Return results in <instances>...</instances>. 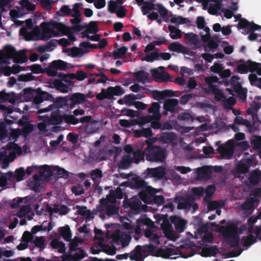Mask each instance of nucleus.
I'll use <instances>...</instances> for the list:
<instances>
[{
  "label": "nucleus",
  "mask_w": 261,
  "mask_h": 261,
  "mask_svg": "<svg viewBox=\"0 0 261 261\" xmlns=\"http://www.w3.org/2000/svg\"><path fill=\"white\" fill-rule=\"evenodd\" d=\"M40 26L42 29V37L45 40L51 38L52 36L54 37L60 36L66 29L63 23L58 22H43Z\"/></svg>",
  "instance_id": "obj_1"
},
{
  "label": "nucleus",
  "mask_w": 261,
  "mask_h": 261,
  "mask_svg": "<svg viewBox=\"0 0 261 261\" xmlns=\"http://www.w3.org/2000/svg\"><path fill=\"white\" fill-rule=\"evenodd\" d=\"M238 227L235 225L223 226L221 229L222 236L227 239L231 247H237L239 244L240 237L237 232Z\"/></svg>",
  "instance_id": "obj_2"
},
{
  "label": "nucleus",
  "mask_w": 261,
  "mask_h": 261,
  "mask_svg": "<svg viewBox=\"0 0 261 261\" xmlns=\"http://www.w3.org/2000/svg\"><path fill=\"white\" fill-rule=\"evenodd\" d=\"M156 193L155 189L149 188L147 191H140L138 194L140 199L146 203L162 205L165 198L163 195H156Z\"/></svg>",
  "instance_id": "obj_3"
},
{
  "label": "nucleus",
  "mask_w": 261,
  "mask_h": 261,
  "mask_svg": "<svg viewBox=\"0 0 261 261\" xmlns=\"http://www.w3.org/2000/svg\"><path fill=\"white\" fill-rule=\"evenodd\" d=\"M147 151L146 160L151 162L163 163L167 156V152L165 148L160 146L149 148Z\"/></svg>",
  "instance_id": "obj_4"
},
{
  "label": "nucleus",
  "mask_w": 261,
  "mask_h": 261,
  "mask_svg": "<svg viewBox=\"0 0 261 261\" xmlns=\"http://www.w3.org/2000/svg\"><path fill=\"white\" fill-rule=\"evenodd\" d=\"M142 248L144 253H148L152 255L160 256L164 258H168L174 254V250L171 248L158 249V247L151 244L143 245Z\"/></svg>",
  "instance_id": "obj_5"
},
{
  "label": "nucleus",
  "mask_w": 261,
  "mask_h": 261,
  "mask_svg": "<svg viewBox=\"0 0 261 261\" xmlns=\"http://www.w3.org/2000/svg\"><path fill=\"white\" fill-rule=\"evenodd\" d=\"M64 117L65 115H63L62 112L57 109L52 111L50 115L39 116L38 118L39 120L45 122L48 125H58L63 122Z\"/></svg>",
  "instance_id": "obj_6"
},
{
  "label": "nucleus",
  "mask_w": 261,
  "mask_h": 261,
  "mask_svg": "<svg viewBox=\"0 0 261 261\" xmlns=\"http://www.w3.org/2000/svg\"><path fill=\"white\" fill-rule=\"evenodd\" d=\"M196 198L192 193L186 194L184 196H176L174 201L177 203L178 210H190L192 207V204L196 200Z\"/></svg>",
  "instance_id": "obj_7"
},
{
  "label": "nucleus",
  "mask_w": 261,
  "mask_h": 261,
  "mask_svg": "<svg viewBox=\"0 0 261 261\" xmlns=\"http://www.w3.org/2000/svg\"><path fill=\"white\" fill-rule=\"evenodd\" d=\"M67 68V62L61 60L53 61L45 69L47 70V75L54 77L57 75L58 70H64Z\"/></svg>",
  "instance_id": "obj_8"
},
{
  "label": "nucleus",
  "mask_w": 261,
  "mask_h": 261,
  "mask_svg": "<svg viewBox=\"0 0 261 261\" xmlns=\"http://www.w3.org/2000/svg\"><path fill=\"white\" fill-rule=\"evenodd\" d=\"M166 174L165 169L162 166H159L155 168H148L144 172L146 175L145 177H154L157 179H162Z\"/></svg>",
  "instance_id": "obj_9"
},
{
  "label": "nucleus",
  "mask_w": 261,
  "mask_h": 261,
  "mask_svg": "<svg viewBox=\"0 0 261 261\" xmlns=\"http://www.w3.org/2000/svg\"><path fill=\"white\" fill-rule=\"evenodd\" d=\"M141 201L138 198L134 197L124 201V206L129 207L132 213L139 214L141 212Z\"/></svg>",
  "instance_id": "obj_10"
},
{
  "label": "nucleus",
  "mask_w": 261,
  "mask_h": 261,
  "mask_svg": "<svg viewBox=\"0 0 261 261\" xmlns=\"http://www.w3.org/2000/svg\"><path fill=\"white\" fill-rule=\"evenodd\" d=\"M237 28L239 29H246V33L248 34L250 31H255L261 29V26L254 22H250L245 18H241L239 22L237 24Z\"/></svg>",
  "instance_id": "obj_11"
},
{
  "label": "nucleus",
  "mask_w": 261,
  "mask_h": 261,
  "mask_svg": "<svg viewBox=\"0 0 261 261\" xmlns=\"http://www.w3.org/2000/svg\"><path fill=\"white\" fill-rule=\"evenodd\" d=\"M23 92L25 95L33 98V102L36 104H40L43 101L40 88L35 90L32 88H27L23 89Z\"/></svg>",
  "instance_id": "obj_12"
},
{
  "label": "nucleus",
  "mask_w": 261,
  "mask_h": 261,
  "mask_svg": "<svg viewBox=\"0 0 261 261\" xmlns=\"http://www.w3.org/2000/svg\"><path fill=\"white\" fill-rule=\"evenodd\" d=\"M197 178L200 180H208L212 178V170L208 166H203L196 170Z\"/></svg>",
  "instance_id": "obj_13"
},
{
  "label": "nucleus",
  "mask_w": 261,
  "mask_h": 261,
  "mask_svg": "<svg viewBox=\"0 0 261 261\" xmlns=\"http://www.w3.org/2000/svg\"><path fill=\"white\" fill-rule=\"evenodd\" d=\"M68 100L69 108L72 109L77 105L84 103L86 101V96L83 93H75L71 95Z\"/></svg>",
  "instance_id": "obj_14"
},
{
  "label": "nucleus",
  "mask_w": 261,
  "mask_h": 261,
  "mask_svg": "<svg viewBox=\"0 0 261 261\" xmlns=\"http://www.w3.org/2000/svg\"><path fill=\"white\" fill-rule=\"evenodd\" d=\"M170 221L174 224L175 229L177 231L181 232L184 231L186 228L187 222L177 216H173L170 217Z\"/></svg>",
  "instance_id": "obj_15"
},
{
  "label": "nucleus",
  "mask_w": 261,
  "mask_h": 261,
  "mask_svg": "<svg viewBox=\"0 0 261 261\" xmlns=\"http://www.w3.org/2000/svg\"><path fill=\"white\" fill-rule=\"evenodd\" d=\"M152 94L153 98L156 100L164 99L167 97L174 96V91L171 90H165L163 91H159L158 90H150L148 89Z\"/></svg>",
  "instance_id": "obj_16"
},
{
  "label": "nucleus",
  "mask_w": 261,
  "mask_h": 261,
  "mask_svg": "<svg viewBox=\"0 0 261 261\" xmlns=\"http://www.w3.org/2000/svg\"><path fill=\"white\" fill-rule=\"evenodd\" d=\"M130 187L132 189L141 190L140 191H147L149 188H152L147 185V182L143 179L138 177L133 178L130 182Z\"/></svg>",
  "instance_id": "obj_17"
},
{
  "label": "nucleus",
  "mask_w": 261,
  "mask_h": 261,
  "mask_svg": "<svg viewBox=\"0 0 261 261\" xmlns=\"http://www.w3.org/2000/svg\"><path fill=\"white\" fill-rule=\"evenodd\" d=\"M178 100L176 98L168 99L164 101L163 108L165 111L173 114L176 111Z\"/></svg>",
  "instance_id": "obj_18"
},
{
  "label": "nucleus",
  "mask_w": 261,
  "mask_h": 261,
  "mask_svg": "<svg viewBox=\"0 0 261 261\" xmlns=\"http://www.w3.org/2000/svg\"><path fill=\"white\" fill-rule=\"evenodd\" d=\"M252 164V160L250 158L246 159L237 165V170L239 173L245 174L249 171Z\"/></svg>",
  "instance_id": "obj_19"
},
{
  "label": "nucleus",
  "mask_w": 261,
  "mask_h": 261,
  "mask_svg": "<svg viewBox=\"0 0 261 261\" xmlns=\"http://www.w3.org/2000/svg\"><path fill=\"white\" fill-rule=\"evenodd\" d=\"M218 150L221 154L222 158L230 159L234 153L233 148L232 147H226L223 145H220Z\"/></svg>",
  "instance_id": "obj_20"
},
{
  "label": "nucleus",
  "mask_w": 261,
  "mask_h": 261,
  "mask_svg": "<svg viewBox=\"0 0 261 261\" xmlns=\"http://www.w3.org/2000/svg\"><path fill=\"white\" fill-rule=\"evenodd\" d=\"M161 106L158 102H153L148 109L149 114H152V117L154 119L160 120L161 115L160 112Z\"/></svg>",
  "instance_id": "obj_21"
},
{
  "label": "nucleus",
  "mask_w": 261,
  "mask_h": 261,
  "mask_svg": "<svg viewBox=\"0 0 261 261\" xmlns=\"http://www.w3.org/2000/svg\"><path fill=\"white\" fill-rule=\"evenodd\" d=\"M142 252V246L137 245L134 250L130 252L129 256L130 259L135 261H143L144 258L143 257Z\"/></svg>",
  "instance_id": "obj_22"
},
{
  "label": "nucleus",
  "mask_w": 261,
  "mask_h": 261,
  "mask_svg": "<svg viewBox=\"0 0 261 261\" xmlns=\"http://www.w3.org/2000/svg\"><path fill=\"white\" fill-rule=\"evenodd\" d=\"M248 180L252 186H256L261 181V172L259 170H253L249 174Z\"/></svg>",
  "instance_id": "obj_23"
},
{
  "label": "nucleus",
  "mask_w": 261,
  "mask_h": 261,
  "mask_svg": "<svg viewBox=\"0 0 261 261\" xmlns=\"http://www.w3.org/2000/svg\"><path fill=\"white\" fill-rule=\"evenodd\" d=\"M132 163V157L130 155H124L117 166L120 169H127L129 168Z\"/></svg>",
  "instance_id": "obj_24"
},
{
  "label": "nucleus",
  "mask_w": 261,
  "mask_h": 261,
  "mask_svg": "<svg viewBox=\"0 0 261 261\" xmlns=\"http://www.w3.org/2000/svg\"><path fill=\"white\" fill-rule=\"evenodd\" d=\"M106 91L110 99H111L113 96H120L124 93V91L122 88L119 86H116L115 87H109Z\"/></svg>",
  "instance_id": "obj_25"
},
{
  "label": "nucleus",
  "mask_w": 261,
  "mask_h": 261,
  "mask_svg": "<svg viewBox=\"0 0 261 261\" xmlns=\"http://www.w3.org/2000/svg\"><path fill=\"white\" fill-rule=\"evenodd\" d=\"M4 49L5 53H3L0 51V54L2 55L3 58L12 59L14 57V55L16 51L15 48L11 45H6L5 46Z\"/></svg>",
  "instance_id": "obj_26"
},
{
  "label": "nucleus",
  "mask_w": 261,
  "mask_h": 261,
  "mask_svg": "<svg viewBox=\"0 0 261 261\" xmlns=\"http://www.w3.org/2000/svg\"><path fill=\"white\" fill-rule=\"evenodd\" d=\"M177 136L174 133H163L160 137V140L164 143H170L175 141Z\"/></svg>",
  "instance_id": "obj_27"
},
{
  "label": "nucleus",
  "mask_w": 261,
  "mask_h": 261,
  "mask_svg": "<svg viewBox=\"0 0 261 261\" xmlns=\"http://www.w3.org/2000/svg\"><path fill=\"white\" fill-rule=\"evenodd\" d=\"M134 134L136 138L145 137L146 138H149L153 135L152 130L150 127L135 130H134Z\"/></svg>",
  "instance_id": "obj_28"
},
{
  "label": "nucleus",
  "mask_w": 261,
  "mask_h": 261,
  "mask_svg": "<svg viewBox=\"0 0 261 261\" xmlns=\"http://www.w3.org/2000/svg\"><path fill=\"white\" fill-rule=\"evenodd\" d=\"M146 152L144 149H137L136 151L133 152V157L132 158V161L133 163L136 164H139L141 161H144V158H146Z\"/></svg>",
  "instance_id": "obj_29"
},
{
  "label": "nucleus",
  "mask_w": 261,
  "mask_h": 261,
  "mask_svg": "<svg viewBox=\"0 0 261 261\" xmlns=\"http://www.w3.org/2000/svg\"><path fill=\"white\" fill-rule=\"evenodd\" d=\"M169 49L172 51L188 54V49L178 42L171 43L169 46Z\"/></svg>",
  "instance_id": "obj_30"
},
{
  "label": "nucleus",
  "mask_w": 261,
  "mask_h": 261,
  "mask_svg": "<svg viewBox=\"0 0 261 261\" xmlns=\"http://www.w3.org/2000/svg\"><path fill=\"white\" fill-rule=\"evenodd\" d=\"M152 74V76L157 79L162 80L164 81H168L170 80V75L165 72H160L157 69L154 68L150 70Z\"/></svg>",
  "instance_id": "obj_31"
},
{
  "label": "nucleus",
  "mask_w": 261,
  "mask_h": 261,
  "mask_svg": "<svg viewBox=\"0 0 261 261\" xmlns=\"http://www.w3.org/2000/svg\"><path fill=\"white\" fill-rule=\"evenodd\" d=\"M53 85L56 90L62 93H67L70 89L68 86L64 84L62 80L59 79L55 80L54 81Z\"/></svg>",
  "instance_id": "obj_32"
},
{
  "label": "nucleus",
  "mask_w": 261,
  "mask_h": 261,
  "mask_svg": "<svg viewBox=\"0 0 261 261\" xmlns=\"http://www.w3.org/2000/svg\"><path fill=\"white\" fill-rule=\"evenodd\" d=\"M217 252L216 246L211 247H204L201 250V255L204 257L214 256Z\"/></svg>",
  "instance_id": "obj_33"
},
{
  "label": "nucleus",
  "mask_w": 261,
  "mask_h": 261,
  "mask_svg": "<svg viewBox=\"0 0 261 261\" xmlns=\"http://www.w3.org/2000/svg\"><path fill=\"white\" fill-rule=\"evenodd\" d=\"M50 246L54 249L58 250V252L61 253H64L66 251V247L65 244L61 241H59L57 239H55L50 242Z\"/></svg>",
  "instance_id": "obj_34"
},
{
  "label": "nucleus",
  "mask_w": 261,
  "mask_h": 261,
  "mask_svg": "<svg viewBox=\"0 0 261 261\" xmlns=\"http://www.w3.org/2000/svg\"><path fill=\"white\" fill-rule=\"evenodd\" d=\"M180 248L181 250L179 251V254L182 258H186L192 256L194 254L193 251L189 245L185 246L181 245L180 246Z\"/></svg>",
  "instance_id": "obj_35"
},
{
  "label": "nucleus",
  "mask_w": 261,
  "mask_h": 261,
  "mask_svg": "<svg viewBox=\"0 0 261 261\" xmlns=\"http://www.w3.org/2000/svg\"><path fill=\"white\" fill-rule=\"evenodd\" d=\"M168 29L170 32L169 36L172 39H178L182 37V32L175 27L169 25Z\"/></svg>",
  "instance_id": "obj_36"
},
{
  "label": "nucleus",
  "mask_w": 261,
  "mask_h": 261,
  "mask_svg": "<svg viewBox=\"0 0 261 261\" xmlns=\"http://www.w3.org/2000/svg\"><path fill=\"white\" fill-rule=\"evenodd\" d=\"M255 202L252 198L248 197L244 203H243L240 206V208L243 211H252L254 209V205Z\"/></svg>",
  "instance_id": "obj_37"
},
{
  "label": "nucleus",
  "mask_w": 261,
  "mask_h": 261,
  "mask_svg": "<svg viewBox=\"0 0 261 261\" xmlns=\"http://www.w3.org/2000/svg\"><path fill=\"white\" fill-rule=\"evenodd\" d=\"M59 229L60 235L65 241H70L71 240L72 234L68 225L60 227Z\"/></svg>",
  "instance_id": "obj_38"
},
{
  "label": "nucleus",
  "mask_w": 261,
  "mask_h": 261,
  "mask_svg": "<svg viewBox=\"0 0 261 261\" xmlns=\"http://www.w3.org/2000/svg\"><path fill=\"white\" fill-rule=\"evenodd\" d=\"M98 245L101 248L102 252L109 255H114L116 253V247L113 245L109 246L108 245L103 244L102 242H99Z\"/></svg>",
  "instance_id": "obj_39"
},
{
  "label": "nucleus",
  "mask_w": 261,
  "mask_h": 261,
  "mask_svg": "<svg viewBox=\"0 0 261 261\" xmlns=\"http://www.w3.org/2000/svg\"><path fill=\"white\" fill-rule=\"evenodd\" d=\"M185 39L191 44L195 46L197 45L199 42L198 35L192 32L185 34Z\"/></svg>",
  "instance_id": "obj_40"
},
{
  "label": "nucleus",
  "mask_w": 261,
  "mask_h": 261,
  "mask_svg": "<svg viewBox=\"0 0 261 261\" xmlns=\"http://www.w3.org/2000/svg\"><path fill=\"white\" fill-rule=\"evenodd\" d=\"M27 57L25 55L24 51L19 50V51H16L14 57L12 58L13 61L16 63H23L27 60Z\"/></svg>",
  "instance_id": "obj_41"
},
{
  "label": "nucleus",
  "mask_w": 261,
  "mask_h": 261,
  "mask_svg": "<svg viewBox=\"0 0 261 261\" xmlns=\"http://www.w3.org/2000/svg\"><path fill=\"white\" fill-rule=\"evenodd\" d=\"M135 76L138 82L145 83L149 80V74L142 70L135 72Z\"/></svg>",
  "instance_id": "obj_42"
},
{
  "label": "nucleus",
  "mask_w": 261,
  "mask_h": 261,
  "mask_svg": "<svg viewBox=\"0 0 261 261\" xmlns=\"http://www.w3.org/2000/svg\"><path fill=\"white\" fill-rule=\"evenodd\" d=\"M74 252L72 254L70 255L71 259L73 261H79L84 258L86 254L85 251L82 248L79 249Z\"/></svg>",
  "instance_id": "obj_43"
},
{
  "label": "nucleus",
  "mask_w": 261,
  "mask_h": 261,
  "mask_svg": "<svg viewBox=\"0 0 261 261\" xmlns=\"http://www.w3.org/2000/svg\"><path fill=\"white\" fill-rule=\"evenodd\" d=\"M248 79L252 86L261 88V77H258L255 73H251L248 76Z\"/></svg>",
  "instance_id": "obj_44"
},
{
  "label": "nucleus",
  "mask_w": 261,
  "mask_h": 261,
  "mask_svg": "<svg viewBox=\"0 0 261 261\" xmlns=\"http://www.w3.org/2000/svg\"><path fill=\"white\" fill-rule=\"evenodd\" d=\"M256 237L250 234L246 237H243L242 239L243 246L248 247L256 242Z\"/></svg>",
  "instance_id": "obj_45"
},
{
  "label": "nucleus",
  "mask_w": 261,
  "mask_h": 261,
  "mask_svg": "<svg viewBox=\"0 0 261 261\" xmlns=\"http://www.w3.org/2000/svg\"><path fill=\"white\" fill-rule=\"evenodd\" d=\"M225 205L224 201H212L209 202L207 204V208L209 211H213L217 210L218 208H221Z\"/></svg>",
  "instance_id": "obj_46"
},
{
  "label": "nucleus",
  "mask_w": 261,
  "mask_h": 261,
  "mask_svg": "<svg viewBox=\"0 0 261 261\" xmlns=\"http://www.w3.org/2000/svg\"><path fill=\"white\" fill-rule=\"evenodd\" d=\"M56 45V43L55 42L51 41L48 42L45 45H40L38 47V50L40 53L43 54L46 51L52 50L54 49L53 47L55 46Z\"/></svg>",
  "instance_id": "obj_47"
},
{
  "label": "nucleus",
  "mask_w": 261,
  "mask_h": 261,
  "mask_svg": "<svg viewBox=\"0 0 261 261\" xmlns=\"http://www.w3.org/2000/svg\"><path fill=\"white\" fill-rule=\"evenodd\" d=\"M177 119L179 121H184L188 122H192L194 120V117L188 112L181 113L177 117Z\"/></svg>",
  "instance_id": "obj_48"
},
{
  "label": "nucleus",
  "mask_w": 261,
  "mask_h": 261,
  "mask_svg": "<svg viewBox=\"0 0 261 261\" xmlns=\"http://www.w3.org/2000/svg\"><path fill=\"white\" fill-rule=\"evenodd\" d=\"M90 176L92 180L96 182L103 176L102 171L99 169L92 170L90 172Z\"/></svg>",
  "instance_id": "obj_49"
},
{
  "label": "nucleus",
  "mask_w": 261,
  "mask_h": 261,
  "mask_svg": "<svg viewBox=\"0 0 261 261\" xmlns=\"http://www.w3.org/2000/svg\"><path fill=\"white\" fill-rule=\"evenodd\" d=\"M71 73L64 74L60 73L58 75L59 80H62L63 82L66 83L69 86H73L74 82L72 81L73 78H70Z\"/></svg>",
  "instance_id": "obj_50"
},
{
  "label": "nucleus",
  "mask_w": 261,
  "mask_h": 261,
  "mask_svg": "<svg viewBox=\"0 0 261 261\" xmlns=\"http://www.w3.org/2000/svg\"><path fill=\"white\" fill-rule=\"evenodd\" d=\"M5 149L11 150H15L18 154H20L22 153V149L20 146L18 144L15 143L14 142H9L7 145L4 147Z\"/></svg>",
  "instance_id": "obj_51"
},
{
  "label": "nucleus",
  "mask_w": 261,
  "mask_h": 261,
  "mask_svg": "<svg viewBox=\"0 0 261 261\" xmlns=\"http://www.w3.org/2000/svg\"><path fill=\"white\" fill-rule=\"evenodd\" d=\"M261 195V188H257L250 192L249 198H252V200L256 203L259 201V198Z\"/></svg>",
  "instance_id": "obj_52"
},
{
  "label": "nucleus",
  "mask_w": 261,
  "mask_h": 261,
  "mask_svg": "<svg viewBox=\"0 0 261 261\" xmlns=\"http://www.w3.org/2000/svg\"><path fill=\"white\" fill-rule=\"evenodd\" d=\"M31 211V207L29 204L22 206L17 212L16 216L19 218H22L29 214Z\"/></svg>",
  "instance_id": "obj_53"
},
{
  "label": "nucleus",
  "mask_w": 261,
  "mask_h": 261,
  "mask_svg": "<svg viewBox=\"0 0 261 261\" xmlns=\"http://www.w3.org/2000/svg\"><path fill=\"white\" fill-rule=\"evenodd\" d=\"M87 31L90 34H96L97 31V23L96 21H91L89 24L85 25Z\"/></svg>",
  "instance_id": "obj_54"
},
{
  "label": "nucleus",
  "mask_w": 261,
  "mask_h": 261,
  "mask_svg": "<svg viewBox=\"0 0 261 261\" xmlns=\"http://www.w3.org/2000/svg\"><path fill=\"white\" fill-rule=\"evenodd\" d=\"M127 47L126 46H121V47L113 51V56L115 59L120 58L125 55L127 51Z\"/></svg>",
  "instance_id": "obj_55"
},
{
  "label": "nucleus",
  "mask_w": 261,
  "mask_h": 261,
  "mask_svg": "<svg viewBox=\"0 0 261 261\" xmlns=\"http://www.w3.org/2000/svg\"><path fill=\"white\" fill-rule=\"evenodd\" d=\"M55 104L58 108H63L66 106L69 108V100L64 97H58L55 102Z\"/></svg>",
  "instance_id": "obj_56"
},
{
  "label": "nucleus",
  "mask_w": 261,
  "mask_h": 261,
  "mask_svg": "<svg viewBox=\"0 0 261 261\" xmlns=\"http://www.w3.org/2000/svg\"><path fill=\"white\" fill-rule=\"evenodd\" d=\"M25 174L24 168L23 167H20L15 171V179L18 182L21 181L23 179Z\"/></svg>",
  "instance_id": "obj_57"
},
{
  "label": "nucleus",
  "mask_w": 261,
  "mask_h": 261,
  "mask_svg": "<svg viewBox=\"0 0 261 261\" xmlns=\"http://www.w3.org/2000/svg\"><path fill=\"white\" fill-rule=\"evenodd\" d=\"M170 21L172 23H177V24H186L190 22V20L187 18H184L181 16L172 17Z\"/></svg>",
  "instance_id": "obj_58"
},
{
  "label": "nucleus",
  "mask_w": 261,
  "mask_h": 261,
  "mask_svg": "<svg viewBox=\"0 0 261 261\" xmlns=\"http://www.w3.org/2000/svg\"><path fill=\"white\" fill-rule=\"evenodd\" d=\"M236 99L233 96H230L228 98H224L223 101L224 108L225 109H231L232 106L236 103Z\"/></svg>",
  "instance_id": "obj_59"
},
{
  "label": "nucleus",
  "mask_w": 261,
  "mask_h": 261,
  "mask_svg": "<svg viewBox=\"0 0 261 261\" xmlns=\"http://www.w3.org/2000/svg\"><path fill=\"white\" fill-rule=\"evenodd\" d=\"M222 2L223 0H219L218 2H216L214 5L211 4L208 10V13L210 14H215L217 11L221 9Z\"/></svg>",
  "instance_id": "obj_60"
},
{
  "label": "nucleus",
  "mask_w": 261,
  "mask_h": 261,
  "mask_svg": "<svg viewBox=\"0 0 261 261\" xmlns=\"http://www.w3.org/2000/svg\"><path fill=\"white\" fill-rule=\"evenodd\" d=\"M31 70L34 73L39 74L46 73L47 74V70L45 68H43L40 65L33 64L30 67Z\"/></svg>",
  "instance_id": "obj_61"
},
{
  "label": "nucleus",
  "mask_w": 261,
  "mask_h": 261,
  "mask_svg": "<svg viewBox=\"0 0 261 261\" xmlns=\"http://www.w3.org/2000/svg\"><path fill=\"white\" fill-rule=\"evenodd\" d=\"M87 77V74L82 70H79L76 73H72L70 74V78L76 79L77 81H83Z\"/></svg>",
  "instance_id": "obj_62"
},
{
  "label": "nucleus",
  "mask_w": 261,
  "mask_h": 261,
  "mask_svg": "<svg viewBox=\"0 0 261 261\" xmlns=\"http://www.w3.org/2000/svg\"><path fill=\"white\" fill-rule=\"evenodd\" d=\"M259 108L260 107L258 103L254 102L251 105L250 107L247 110V114L252 115L253 117L256 116Z\"/></svg>",
  "instance_id": "obj_63"
},
{
  "label": "nucleus",
  "mask_w": 261,
  "mask_h": 261,
  "mask_svg": "<svg viewBox=\"0 0 261 261\" xmlns=\"http://www.w3.org/2000/svg\"><path fill=\"white\" fill-rule=\"evenodd\" d=\"M19 4L22 7L25 8L28 11H33L35 10V5L32 4L28 0H21L20 1Z\"/></svg>",
  "instance_id": "obj_64"
}]
</instances>
